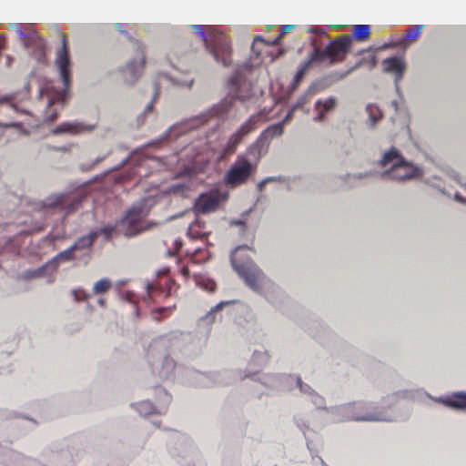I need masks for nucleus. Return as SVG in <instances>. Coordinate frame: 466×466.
Instances as JSON below:
<instances>
[{"instance_id":"nucleus-50","label":"nucleus","mask_w":466,"mask_h":466,"mask_svg":"<svg viewBox=\"0 0 466 466\" xmlns=\"http://www.w3.org/2000/svg\"><path fill=\"white\" fill-rule=\"evenodd\" d=\"M258 42L263 43V44H265V45H266V43H267V39H265V38H264L263 36H261V35H257V36L254 38L253 43H252V45H251V51H252V52H253L257 56H259V54H260V52H261V50H260V49H258V48L257 47V44H258Z\"/></svg>"},{"instance_id":"nucleus-53","label":"nucleus","mask_w":466,"mask_h":466,"mask_svg":"<svg viewBox=\"0 0 466 466\" xmlns=\"http://www.w3.org/2000/svg\"><path fill=\"white\" fill-rule=\"evenodd\" d=\"M195 174V167H191V166H186L183 167L182 170H180L177 174V177H192L193 175Z\"/></svg>"},{"instance_id":"nucleus-32","label":"nucleus","mask_w":466,"mask_h":466,"mask_svg":"<svg viewBox=\"0 0 466 466\" xmlns=\"http://www.w3.org/2000/svg\"><path fill=\"white\" fill-rule=\"evenodd\" d=\"M76 259L80 260V257L76 254L70 246L66 249L58 252L55 257L49 259V261L52 265V270L56 271L61 263L69 262Z\"/></svg>"},{"instance_id":"nucleus-29","label":"nucleus","mask_w":466,"mask_h":466,"mask_svg":"<svg viewBox=\"0 0 466 466\" xmlns=\"http://www.w3.org/2000/svg\"><path fill=\"white\" fill-rule=\"evenodd\" d=\"M268 146L259 137L249 146L244 155L251 163L258 164L260 157L268 153Z\"/></svg>"},{"instance_id":"nucleus-35","label":"nucleus","mask_w":466,"mask_h":466,"mask_svg":"<svg viewBox=\"0 0 466 466\" xmlns=\"http://www.w3.org/2000/svg\"><path fill=\"white\" fill-rule=\"evenodd\" d=\"M256 126V119L254 117H249L245 123H243L240 127L232 135L231 139L234 140L235 144H238L241 141V139L251 132Z\"/></svg>"},{"instance_id":"nucleus-30","label":"nucleus","mask_w":466,"mask_h":466,"mask_svg":"<svg viewBox=\"0 0 466 466\" xmlns=\"http://www.w3.org/2000/svg\"><path fill=\"white\" fill-rule=\"evenodd\" d=\"M268 146L259 137L249 146L244 155L251 163L258 164L260 157L268 153Z\"/></svg>"},{"instance_id":"nucleus-22","label":"nucleus","mask_w":466,"mask_h":466,"mask_svg":"<svg viewBox=\"0 0 466 466\" xmlns=\"http://www.w3.org/2000/svg\"><path fill=\"white\" fill-rule=\"evenodd\" d=\"M238 378L244 380L246 378H251L253 380L260 382L263 386L271 389L278 390L280 386V373H268V374H257L251 371H239Z\"/></svg>"},{"instance_id":"nucleus-64","label":"nucleus","mask_w":466,"mask_h":466,"mask_svg":"<svg viewBox=\"0 0 466 466\" xmlns=\"http://www.w3.org/2000/svg\"><path fill=\"white\" fill-rule=\"evenodd\" d=\"M295 26H296L295 25H283L282 28H281V32H280L279 35L283 36L284 35L289 33L290 30L295 28Z\"/></svg>"},{"instance_id":"nucleus-61","label":"nucleus","mask_w":466,"mask_h":466,"mask_svg":"<svg viewBox=\"0 0 466 466\" xmlns=\"http://www.w3.org/2000/svg\"><path fill=\"white\" fill-rule=\"evenodd\" d=\"M318 114L317 116L313 118V120L315 122H319V123H321V122H324L326 120V114L324 113V111H320V110H318Z\"/></svg>"},{"instance_id":"nucleus-7","label":"nucleus","mask_w":466,"mask_h":466,"mask_svg":"<svg viewBox=\"0 0 466 466\" xmlns=\"http://www.w3.org/2000/svg\"><path fill=\"white\" fill-rule=\"evenodd\" d=\"M412 398L410 390H400L382 398L380 401L359 400L350 403L354 421H391L392 417L387 410L397 401L398 398Z\"/></svg>"},{"instance_id":"nucleus-38","label":"nucleus","mask_w":466,"mask_h":466,"mask_svg":"<svg viewBox=\"0 0 466 466\" xmlns=\"http://www.w3.org/2000/svg\"><path fill=\"white\" fill-rule=\"evenodd\" d=\"M338 100L335 96H329L326 99H318L315 102L314 108L316 110L324 111L325 114L333 110L337 106Z\"/></svg>"},{"instance_id":"nucleus-39","label":"nucleus","mask_w":466,"mask_h":466,"mask_svg":"<svg viewBox=\"0 0 466 466\" xmlns=\"http://www.w3.org/2000/svg\"><path fill=\"white\" fill-rule=\"evenodd\" d=\"M319 93L318 89L316 88V85H313V83L309 86L307 91L302 94L297 101L292 105L291 107H293V110H298L299 108L302 107L305 104H307L309 100V98Z\"/></svg>"},{"instance_id":"nucleus-41","label":"nucleus","mask_w":466,"mask_h":466,"mask_svg":"<svg viewBox=\"0 0 466 466\" xmlns=\"http://www.w3.org/2000/svg\"><path fill=\"white\" fill-rule=\"evenodd\" d=\"M366 111L369 115L370 126L374 127L381 118V112L378 106L369 104L366 106Z\"/></svg>"},{"instance_id":"nucleus-13","label":"nucleus","mask_w":466,"mask_h":466,"mask_svg":"<svg viewBox=\"0 0 466 466\" xmlns=\"http://www.w3.org/2000/svg\"><path fill=\"white\" fill-rule=\"evenodd\" d=\"M154 394L155 403L149 400H144L130 403L131 409L137 411L141 417H147L152 414H165L168 404L171 402L170 394L162 387H156Z\"/></svg>"},{"instance_id":"nucleus-20","label":"nucleus","mask_w":466,"mask_h":466,"mask_svg":"<svg viewBox=\"0 0 466 466\" xmlns=\"http://www.w3.org/2000/svg\"><path fill=\"white\" fill-rule=\"evenodd\" d=\"M317 410H325L329 417L326 420V423H339L348 420H353V415L350 408V403H346L339 406H326V400H324V407L316 408Z\"/></svg>"},{"instance_id":"nucleus-54","label":"nucleus","mask_w":466,"mask_h":466,"mask_svg":"<svg viewBox=\"0 0 466 466\" xmlns=\"http://www.w3.org/2000/svg\"><path fill=\"white\" fill-rule=\"evenodd\" d=\"M105 159V156H102V157H97L95 160H93L91 163H88V164H82L81 165V168L82 170L84 171H88L90 169H92L96 165H97L98 163H100L101 161H103Z\"/></svg>"},{"instance_id":"nucleus-12","label":"nucleus","mask_w":466,"mask_h":466,"mask_svg":"<svg viewBox=\"0 0 466 466\" xmlns=\"http://www.w3.org/2000/svg\"><path fill=\"white\" fill-rule=\"evenodd\" d=\"M116 229V227L110 224L93 228L88 234L77 238L71 247L76 254L80 257V260L87 263L91 257L93 245L97 238L104 236L106 240H109Z\"/></svg>"},{"instance_id":"nucleus-45","label":"nucleus","mask_w":466,"mask_h":466,"mask_svg":"<svg viewBox=\"0 0 466 466\" xmlns=\"http://www.w3.org/2000/svg\"><path fill=\"white\" fill-rule=\"evenodd\" d=\"M122 299L128 302V303H131V304H134L135 306V315L137 318H139L140 317V311H139V309L138 307L137 306V302H136V294L135 292L133 291H126L125 293H123L122 295Z\"/></svg>"},{"instance_id":"nucleus-62","label":"nucleus","mask_w":466,"mask_h":466,"mask_svg":"<svg viewBox=\"0 0 466 466\" xmlns=\"http://www.w3.org/2000/svg\"><path fill=\"white\" fill-rule=\"evenodd\" d=\"M366 58V63L370 64V68H373L377 64V57L375 55H370L369 57Z\"/></svg>"},{"instance_id":"nucleus-17","label":"nucleus","mask_w":466,"mask_h":466,"mask_svg":"<svg viewBox=\"0 0 466 466\" xmlns=\"http://www.w3.org/2000/svg\"><path fill=\"white\" fill-rule=\"evenodd\" d=\"M146 215L147 212H145L142 205H136L130 208L121 220L122 224L125 226L124 235L127 238L136 237L157 224V222L152 221L146 227H141L139 225V221Z\"/></svg>"},{"instance_id":"nucleus-26","label":"nucleus","mask_w":466,"mask_h":466,"mask_svg":"<svg viewBox=\"0 0 466 466\" xmlns=\"http://www.w3.org/2000/svg\"><path fill=\"white\" fill-rule=\"evenodd\" d=\"M384 66V71L388 73H393L395 76V85L397 92H400L398 82L402 78L404 71L406 69V64L400 56H390L382 61Z\"/></svg>"},{"instance_id":"nucleus-11","label":"nucleus","mask_w":466,"mask_h":466,"mask_svg":"<svg viewBox=\"0 0 466 466\" xmlns=\"http://www.w3.org/2000/svg\"><path fill=\"white\" fill-rule=\"evenodd\" d=\"M311 45L313 46V51L311 55L316 57L317 62H322L325 59H329L331 65L342 61L348 54L352 39L350 35H343L335 38L329 42V44L322 49L316 43V39L312 37L310 39Z\"/></svg>"},{"instance_id":"nucleus-16","label":"nucleus","mask_w":466,"mask_h":466,"mask_svg":"<svg viewBox=\"0 0 466 466\" xmlns=\"http://www.w3.org/2000/svg\"><path fill=\"white\" fill-rule=\"evenodd\" d=\"M146 63L144 47L137 44V54L129 59L127 64L119 69L123 82L128 86H134L140 78Z\"/></svg>"},{"instance_id":"nucleus-19","label":"nucleus","mask_w":466,"mask_h":466,"mask_svg":"<svg viewBox=\"0 0 466 466\" xmlns=\"http://www.w3.org/2000/svg\"><path fill=\"white\" fill-rule=\"evenodd\" d=\"M168 450L174 458L187 459L194 451L193 441L187 434L174 432L168 444Z\"/></svg>"},{"instance_id":"nucleus-37","label":"nucleus","mask_w":466,"mask_h":466,"mask_svg":"<svg viewBox=\"0 0 466 466\" xmlns=\"http://www.w3.org/2000/svg\"><path fill=\"white\" fill-rule=\"evenodd\" d=\"M370 26L369 25H355L352 29L351 39L365 41L370 38Z\"/></svg>"},{"instance_id":"nucleus-8","label":"nucleus","mask_w":466,"mask_h":466,"mask_svg":"<svg viewBox=\"0 0 466 466\" xmlns=\"http://www.w3.org/2000/svg\"><path fill=\"white\" fill-rule=\"evenodd\" d=\"M380 165L383 167L390 166L379 173L382 180L405 181L418 178L423 174L420 167L408 161L394 147L382 155Z\"/></svg>"},{"instance_id":"nucleus-33","label":"nucleus","mask_w":466,"mask_h":466,"mask_svg":"<svg viewBox=\"0 0 466 466\" xmlns=\"http://www.w3.org/2000/svg\"><path fill=\"white\" fill-rule=\"evenodd\" d=\"M283 133L284 127L278 122L265 128L258 137L269 147L271 139L280 137Z\"/></svg>"},{"instance_id":"nucleus-23","label":"nucleus","mask_w":466,"mask_h":466,"mask_svg":"<svg viewBox=\"0 0 466 466\" xmlns=\"http://www.w3.org/2000/svg\"><path fill=\"white\" fill-rule=\"evenodd\" d=\"M10 28L16 32L25 48L41 40L38 33L30 24L24 25L21 23H12L10 24Z\"/></svg>"},{"instance_id":"nucleus-10","label":"nucleus","mask_w":466,"mask_h":466,"mask_svg":"<svg viewBox=\"0 0 466 466\" xmlns=\"http://www.w3.org/2000/svg\"><path fill=\"white\" fill-rule=\"evenodd\" d=\"M86 197L82 190L76 193L53 194L39 203V208L46 214L61 211L69 215L81 206Z\"/></svg>"},{"instance_id":"nucleus-51","label":"nucleus","mask_w":466,"mask_h":466,"mask_svg":"<svg viewBox=\"0 0 466 466\" xmlns=\"http://www.w3.org/2000/svg\"><path fill=\"white\" fill-rule=\"evenodd\" d=\"M74 299L76 301L86 300L89 298V294H87L84 289H74L72 291Z\"/></svg>"},{"instance_id":"nucleus-21","label":"nucleus","mask_w":466,"mask_h":466,"mask_svg":"<svg viewBox=\"0 0 466 466\" xmlns=\"http://www.w3.org/2000/svg\"><path fill=\"white\" fill-rule=\"evenodd\" d=\"M431 399L451 410L466 411V391H453L439 397H431Z\"/></svg>"},{"instance_id":"nucleus-25","label":"nucleus","mask_w":466,"mask_h":466,"mask_svg":"<svg viewBox=\"0 0 466 466\" xmlns=\"http://www.w3.org/2000/svg\"><path fill=\"white\" fill-rule=\"evenodd\" d=\"M294 422L296 426L303 432V435L306 440L307 448L314 459V457H317V461H314L315 465L317 466L318 463H319L320 466H328L325 461L322 460V458L318 456V451L315 449L314 443L311 440H309V435L307 433L308 431H309V420L302 415H295L294 416Z\"/></svg>"},{"instance_id":"nucleus-18","label":"nucleus","mask_w":466,"mask_h":466,"mask_svg":"<svg viewBox=\"0 0 466 466\" xmlns=\"http://www.w3.org/2000/svg\"><path fill=\"white\" fill-rule=\"evenodd\" d=\"M227 197L218 189L203 192L195 199L192 209L197 216L214 212Z\"/></svg>"},{"instance_id":"nucleus-40","label":"nucleus","mask_w":466,"mask_h":466,"mask_svg":"<svg viewBox=\"0 0 466 466\" xmlns=\"http://www.w3.org/2000/svg\"><path fill=\"white\" fill-rule=\"evenodd\" d=\"M425 28V25H411L408 28L406 35L400 40V44H401L405 40L415 41L417 40L421 31Z\"/></svg>"},{"instance_id":"nucleus-63","label":"nucleus","mask_w":466,"mask_h":466,"mask_svg":"<svg viewBox=\"0 0 466 466\" xmlns=\"http://www.w3.org/2000/svg\"><path fill=\"white\" fill-rule=\"evenodd\" d=\"M153 289V285L151 283H147L146 285V289H147V294L143 296V299L147 301L151 299V290Z\"/></svg>"},{"instance_id":"nucleus-28","label":"nucleus","mask_w":466,"mask_h":466,"mask_svg":"<svg viewBox=\"0 0 466 466\" xmlns=\"http://www.w3.org/2000/svg\"><path fill=\"white\" fill-rule=\"evenodd\" d=\"M244 307L247 309V312L245 311H236V314L234 315V322L243 329H246L247 330H255L256 329V317L253 311L250 309V308L244 303Z\"/></svg>"},{"instance_id":"nucleus-2","label":"nucleus","mask_w":466,"mask_h":466,"mask_svg":"<svg viewBox=\"0 0 466 466\" xmlns=\"http://www.w3.org/2000/svg\"><path fill=\"white\" fill-rule=\"evenodd\" d=\"M239 310L247 312L244 302L236 299L221 300L198 319V335L193 336L191 333L176 331L162 336L151 344L149 354L162 349L170 351L185 349L187 352L197 354L205 346L211 332L212 324L223 321L226 318L234 319L236 311Z\"/></svg>"},{"instance_id":"nucleus-14","label":"nucleus","mask_w":466,"mask_h":466,"mask_svg":"<svg viewBox=\"0 0 466 466\" xmlns=\"http://www.w3.org/2000/svg\"><path fill=\"white\" fill-rule=\"evenodd\" d=\"M280 377L279 390H292L298 388L306 400L315 408L324 407V397L319 394L311 386L303 382L299 376L280 373Z\"/></svg>"},{"instance_id":"nucleus-34","label":"nucleus","mask_w":466,"mask_h":466,"mask_svg":"<svg viewBox=\"0 0 466 466\" xmlns=\"http://www.w3.org/2000/svg\"><path fill=\"white\" fill-rule=\"evenodd\" d=\"M313 62H317L316 57H314L310 54L309 59L300 65L291 82V87L293 90H296L298 88L299 85L304 78L306 72L308 71V69L309 68Z\"/></svg>"},{"instance_id":"nucleus-44","label":"nucleus","mask_w":466,"mask_h":466,"mask_svg":"<svg viewBox=\"0 0 466 466\" xmlns=\"http://www.w3.org/2000/svg\"><path fill=\"white\" fill-rule=\"evenodd\" d=\"M162 75L167 77L170 82H172L174 85L191 88L194 83V79H179L173 76L168 75L167 73H162Z\"/></svg>"},{"instance_id":"nucleus-60","label":"nucleus","mask_w":466,"mask_h":466,"mask_svg":"<svg viewBox=\"0 0 466 466\" xmlns=\"http://www.w3.org/2000/svg\"><path fill=\"white\" fill-rule=\"evenodd\" d=\"M366 64V58H361L358 63H356L353 66H351L350 69H348L346 72H349V75L360 67L362 65Z\"/></svg>"},{"instance_id":"nucleus-48","label":"nucleus","mask_w":466,"mask_h":466,"mask_svg":"<svg viewBox=\"0 0 466 466\" xmlns=\"http://www.w3.org/2000/svg\"><path fill=\"white\" fill-rule=\"evenodd\" d=\"M268 360L266 352L255 350L252 355V362H256L258 366L262 365Z\"/></svg>"},{"instance_id":"nucleus-15","label":"nucleus","mask_w":466,"mask_h":466,"mask_svg":"<svg viewBox=\"0 0 466 466\" xmlns=\"http://www.w3.org/2000/svg\"><path fill=\"white\" fill-rule=\"evenodd\" d=\"M256 171V164L251 163L245 156H238L229 169L226 172L224 180L230 187L245 183Z\"/></svg>"},{"instance_id":"nucleus-43","label":"nucleus","mask_w":466,"mask_h":466,"mask_svg":"<svg viewBox=\"0 0 466 466\" xmlns=\"http://www.w3.org/2000/svg\"><path fill=\"white\" fill-rule=\"evenodd\" d=\"M190 191V187L185 183H176L168 187L167 192L170 194L186 197Z\"/></svg>"},{"instance_id":"nucleus-49","label":"nucleus","mask_w":466,"mask_h":466,"mask_svg":"<svg viewBox=\"0 0 466 466\" xmlns=\"http://www.w3.org/2000/svg\"><path fill=\"white\" fill-rule=\"evenodd\" d=\"M158 96H159V87H158V86L157 84H155L154 94L152 96V98H151L150 102L146 106L145 110H144V114H147V113L152 111L154 104L157 101Z\"/></svg>"},{"instance_id":"nucleus-57","label":"nucleus","mask_w":466,"mask_h":466,"mask_svg":"<svg viewBox=\"0 0 466 466\" xmlns=\"http://www.w3.org/2000/svg\"><path fill=\"white\" fill-rule=\"evenodd\" d=\"M295 111L296 110H293V107H290L284 118L279 123L284 127V126L293 118Z\"/></svg>"},{"instance_id":"nucleus-46","label":"nucleus","mask_w":466,"mask_h":466,"mask_svg":"<svg viewBox=\"0 0 466 466\" xmlns=\"http://www.w3.org/2000/svg\"><path fill=\"white\" fill-rule=\"evenodd\" d=\"M114 27L121 34L123 35L127 40L129 41H133L134 38L131 35V33L127 29V25L126 24H123V23H115L114 24ZM129 28H133L134 25H128Z\"/></svg>"},{"instance_id":"nucleus-27","label":"nucleus","mask_w":466,"mask_h":466,"mask_svg":"<svg viewBox=\"0 0 466 466\" xmlns=\"http://www.w3.org/2000/svg\"><path fill=\"white\" fill-rule=\"evenodd\" d=\"M308 333L322 345L325 344L326 338H331L333 336V332L329 326L319 319L313 321L312 325L308 329Z\"/></svg>"},{"instance_id":"nucleus-59","label":"nucleus","mask_w":466,"mask_h":466,"mask_svg":"<svg viewBox=\"0 0 466 466\" xmlns=\"http://www.w3.org/2000/svg\"><path fill=\"white\" fill-rule=\"evenodd\" d=\"M282 36L279 35V36L273 38V39H268L266 45L268 46H276L279 45L281 41Z\"/></svg>"},{"instance_id":"nucleus-3","label":"nucleus","mask_w":466,"mask_h":466,"mask_svg":"<svg viewBox=\"0 0 466 466\" xmlns=\"http://www.w3.org/2000/svg\"><path fill=\"white\" fill-rule=\"evenodd\" d=\"M250 249L248 245L237 247L230 254L234 270L254 292L263 296L276 309L282 310L288 301L285 292L272 282L245 252Z\"/></svg>"},{"instance_id":"nucleus-52","label":"nucleus","mask_w":466,"mask_h":466,"mask_svg":"<svg viewBox=\"0 0 466 466\" xmlns=\"http://www.w3.org/2000/svg\"><path fill=\"white\" fill-rule=\"evenodd\" d=\"M380 172H372V171H368V172H359V173H355V174H348L347 175V177H352L354 179H363V178H366V177H371L372 175L374 174H378L379 175Z\"/></svg>"},{"instance_id":"nucleus-5","label":"nucleus","mask_w":466,"mask_h":466,"mask_svg":"<svg viewBox=\"0 0 466 466\" xmlns=\"http://www.w3.org/2000/svg\"><path fill=\"white\" fill-rule=\"evenodd\" d=\"M75 439L67 437L46 444L37 458L25 455L0 442V464L5 466H72Z\"/></svg>"},{"instance_id":"nucleus-9","label":"nucleus","mask_w":466,"mask_h":466,"mask_svg":"<svg viewBox=\"0 0 466 466\" xmlns=\"http://www.w3.org/2000/svg\"><path fill=\"white\" fill-rule=\"evenodd\" d=\"M198 37L205 43L208 52L212 55L214 60L223 66H229L232 63V49L228 38L223 35H217L216 28L213 25H208L207 31L205 25H190Z\"/></svg>"},{"instance_id":"nucleus-24","label":"nucleus","mask_w":466,"mask_h":466,"mask_svg":"<svg viewBox=\"0 0 466 466\" xmlns=\"http://www.w3.org/2000/svg\"><path fill=\"white\" fill-rule=\"evenodd\" d=\"M96 128V125L85 124L79 121H66L56 126L51 132L54 135L72 134L78 135L86 132H91Z\"/></svg>"},{"instance_id":"nucleus-1","label":"nucleus","mask_w":466,"mask_h":466,"mask_svg":"<svg viewBox=\"0 0 466 466\" xmlns=\"http://www.w3.org/2000/svg\"><path fill=\"white\" fill-rule=\"evenodd\" d=\"M258 64V62L248 60L238 65L228 82V94L220 102L198 116L174 124L158 137L149 141L147 146L161 147L178 140L204 124L212 123L213 131L220 123L236 118V100L244 102L254 97L258 91L247 77Z\"/></svg>"},{"instance_id":"nucleus-4","label":"nucleus","mask_w":466,"mask_h":466,"mask_svg":"<svg viewBox=\"0 0 466 466\" xmlns=\"http://www.w3.org/2000/svg\"><path fill=\"white\" fill-rule=\"evenodd\" d=\"M151 367L153 373L161 380H177L182 384L195 387L210 388L227 385L236 380L231 370L204 372L183 365L177 366L174 360L166 354L155 360Z\"/></svg>"},{"instance_id":"nucleus-58","label":"nucleus","mask_w":466,"mask_h":466,"mask_svg":"<svg viewBox=\"0 0 466 466\" xmlns=\"http://www.w3.org/2000/svg\"><path fill=\"white\" fill-rule=\"evenodd\" d=\"M200 286L209 292L214 291L216 289L215 283L211 280L203 281L202 283H200Z\"/></svg>"},{"instance_id":"nucleus-6","label":"nucleus","mask_w":466,"mask_h":466,"mask_svg":"<svg viewBox=\"0 0 466 466\" xmlns=\"http://www.w3.org/2000/svg\"><path fill=\"white\" fill-rule=\"evenodd\" d=\"M62 46L56 50L55 65L56 66L59 78L63 84L62 88L51 87V97L48 101V107L52 106L55 103H61L62 106L66 104L69 95V89L72 83L71 73V59L69 56V50L67 46L66 36L62 34ZM58 116L56 110L47 108L44 115V121L46 123H53Z\"/></svg>"},{"instance_id":"nucleus-55","label":"nucleus","mask_w":466,"mask_h":466,"mask_svg":"<svg viewBox=\"0 0 466 466\" xmlns=\"http://www.w3.org/2000/svg\"><path fill=\"white\" fill-rule=\"evenodd\" d=\"M15 98V95H5L0 96V104H7L9 106L15 108V104L13 103Z\"/></svg>"},{"instance_id":"nucleus-47","label":"nucleus","mask_w":466,"mask_h":466,"mask_svg":"<svg viewBox=\"0 0 466 466\" xmlns=\"http://www.w3.org/2000/svg\"><path fill=\"white\" fill-rule=\"evenodd\" d=\"M172 310H173V307L159 308L153 312V319L157 321H160L163 318H165Z\"/></svg>"},{"instance_id":"nucleus-56","label":"nucleus","mask_w":466,"mask_h":466,"mask_svg":"<svg viewBox=\"0 0 466 466\" xmlns=\"http://www.w3.org/2000/svg\"><path fill=\"white\" fill-rule=\"evenodd\" d=\"M308 32L310 34L324 35L327 34L326 29L322 26L313 25L309 27Z\"/></svg>"},{"instance_id":"nucleus-36","label":"nucleus","mask_w":466,"mask_h":466,"mask_svg":"<svg viewBox=\"0 0 466 466\" xmlns=\"http://www.w3.org/2000/svg\"><path fill=\"white\" fill-rule=\"evenodd\" d=\"M54 271L55 270H52V265H51L50 261L48 260L46 263H45L44 265H42L36 268L26 270L25 272V279H39V278H43L46 274H48L50 272H54Z\"/></svg>"},{"instance_id":"nucleus-31","label":"nucleus","mask_w":466,"mask_h":466,"mask_svg":"<svg viewBox=\"0 0 466 466\" xmlns=\"http://www.w3.org/2000/svg\"><path fill=\"white\" fill-rule=\"evenodd\" d=\"M348 75L349 72L333 71L327 75L326 76H324L323 78L314 81L313 85H316V88L318 89V91L321 92L328 88L329 86L344 79Z\"/></svg>"},{"instance_id":"nucleus-42","label":"nucleus","mask_w":466,"mask_h":466,"mask_svg":"<svg viewBox=\"0 0 466 466\" xmlns=\"http://www.w3.org/2000/svg\"><path fill=\"white\" fill-rule=\"evenodd\" d=\"M111 280L104 278L96 281L93 286V293L95 295H101L106 293L111 288Z\"/></svg>"}]
</instances>
